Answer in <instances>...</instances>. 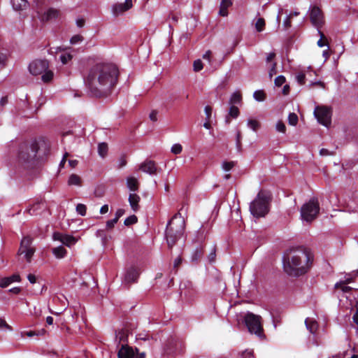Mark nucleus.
I'll return each mask as SVG.
<instances>
[{"instance_id": "1", "label": "nucleus", "mask_w": 358, "mask_h": 358, "mask_svg": "<svg viewBox=\"0 0 358 358\" xmlns=\"http://www.w3.org/2000/svg\"><path fill=\"white\" fill-rule=\"evenodd\" d=\"M119 71L112 64L98 63L92 66L84 77L91 96L103 98L109 96L117 83Z\"/></svg>"}, {"instance_id": "2", "label": "nucleus", "mask_w": 358, "mask_h": 358, "mask_svg": "<svg viewBox=\"0 0 358 358\" xmlns=\"http://www.w3.org/2000/svg\"><path fill=\"white\" fill-rule=\"evenodd\" d=\"M313 261V257L306 248H292L283 256V268L287 275L299 277L308 272Z\"/></svg>"}, {"instance_id": "3", "label": "nucleus", "mask_w": 358, "mask_h": 358, "mask_svg": "<svg viewBox=\"0 0 358 358\" xmlns=\"http://www.w3.org/2000/svg\"><path fill=\"white\" fill-rule=\"evenodd\" d=\"M39 145L36 140H30L20 144L17 152L18 165L24 169L31 170L38 164L36 157Z\"/></svg>"}, {"instance_id": "4", "label": "nucleus", "mask_w": 358, "mask_h": 358, "mask_svg": "<svg viewBox=\"0 0 358 358\" xmlns=\"http://www.w3.org/2000/svg\"><path fill=\"white\" fill-rule=\"evenodd\" d=\"M185 222L180 213H176L168 222L166 229V239L168 248L171 250L184 232Z\"/></svg>"}, {"instance_id": "5", "label": "nucleus", "mask_w": 358, "mask_h": 358, "mask_svg": "<svg viewBox=\"0 0 358 358\" xmlns=\"http://www.w3.org/2000/svg\"><path fill=\"white\" fill-rule=\"evenodd\" d=\"M271 200L272 194L271 192L266 189H261L250 205L251 214L257 218L264 217L269 211Z\"/></svg>"}, {"instance_id": "6", "label": "nucleus", "mask_w": 358, "mask_h": 358, "mask_svg": "<svg viewBox=\"0 0 358 358\" xmlns=\"http://www.w3.org/2000/svg\"><path fill=\"white\" fill-rule=\"evenodd\" d=\"M49 62L46 59H36L33 61L29 66L30 73L34 76L42 74V80L48 83L53 78V72L48 70Z\"/></svg>"}, {"instance_id": "7", "label": "nucleus", "mask_w": 358, "mask_h": 358, "mask_svg": "<svg viewBox=\"0 0 358 358\" xmlns=\"http://www.w3.org/2000/svg\"><path fill=\"white\" fill-rule=\"evenodd\" d=\"M320 212V203L317 198L313 197L304 203L301 208V216L303 220L312 222L316 219Z\"/></svg>"}, {"instance_id": "8", "label": "nucleus", "mask_w": 358, "mask_h": 358, "mask_svg": "<svg viewBox=\"0 0 358 358\" xmlns=\"http://www.w3.org/2000/svg\"><path fill=\"white\" fill-rule=\"evenodd\" d=\"M244 322L251 334H255L259 337L264 336L261 316L249 312L244 316Z\"/></svg>"}, {"instance_id": "9", "label": "nucleus", "mask_w": 358, "mask_h": 358, "mask_svg": "<svg viewBox=\"0 0 358 358\" xmlns=\"http://www.w3.org/2000/svg\"><path fill=\"white\" fill-rule=\"evenodd\" d=\"M184 343L182 341L171 337L169 338L164 345V354L170 356H174L183 352Z\"/></svg>"}, {"instance_id": "10", "label": "nucleus", "mask_w": 358, "mask_h": 358, "mask_svg": "<svg viewBox=\"0 0 358 358\" xmlns=\"http://www.w3.org/2000/svg\"><path fill=\"white\" fill-rule=\"evenodd\" d=\"M314 114L322 125L328 127L331 124L332 111L330 107L318 106L315 108Z\"/></svg>"}, {"instance_id": "11", "label": "nucleus", "mask_w": 358, "mask_h": 358, "mask_svg": "<svg viewBox=\"0 0 358 358\" xmlns=\"http://www.w3.org/2000/svg\"><path fill=\"white\" fill-rule=\"evenodd\" d=\"M309 18L311 24L317 30L324 24V16L322 10L317 6H313L309 10Z\"/></svg>"}, {"instance_id": "12", "label": "nucleus", "mask_w": 358, "mask_h": 358, "mask_svg": "<svg viewBox=\"0 0 358 358\" xmlns=\"http://www.w3.org/2000/svg\"><path fill=\"white\" fill-rule=\"evenodd\" d=\"M52 238L55 241H60L67 247H71L78 241V239L72 235L64 234L57 231L54 232Z\"/></svg>"}, {"instance_id": "13", "label": "nucleus", "mask_w": 358, "mask_h": 358, "mask_svg": "<svg viewBox=\"0 0 358 358\" xmlns=\"http://www.w3.org/2000/svg\"><path fill=\"white\" fill-rule=\"evenodd\" d=\"M137 348L134 349L128 345L127 343L122 344L118 352H117V357L118 358H135L136 357Z\"/></svg>"}, {"instance_id": "14", "label": "nucleus", "mask_w": 358, "mask_h": 358, "mask_svg": "<svg viewBox=\"0 0 358 358\" xmlns=\"http://www.w3.org/2000/svg\"><path fill=\"white\" fill-rule=\"evenodd\" d=\"M140 275V270L135 266H131L127 268L124 275V283L129 285L131 283L136 282Z\"/></svg>"}, {"instance_id": "15", "label": "nucleus", "mask_w": 358, "mask_h": 358, "mask_svg": "<svg viewBox=\"0 0 358 358\" xmlns=\"http://www.w3.org/2000/svg\"><path fill=\"white\" fill-rule=\"evenodd\" d=\"M140 169L142 171L148 173L150 175L156 174L157 171L156 163L152 160H147L141 164L140 166Z\"/></svg>"}, {"instance_id": "16", "label": "nucleus", "mask_w": 358, "mask_h": 358, "mask_svg": "<svg viewBox=\"0 0 358 358\" xmlns=\"http://www.w3.org/2000/svg\"><path fill=\"white\" fill-rule=\"evenodd\" d=\"M21 278L18 273H14L8 277L1 278V288L9 286L11 283L20 282Z\"/></svg>"}, {"instance_id": "17", "label": "nucleus", "mask_w": 358, "mask_h": 358, "mask_svg": "<svg viewBox=\"0 0 358 358\" xmlns=\"http://www.w3.org/2000/svg\"><path fill=\"white\" fill-rule=\"evenodd\" d=\"M141 200L140 196L135 194V193H131L129 196V202L131 206V209L136 212L139 210V201Z\"/></svg>"}, {"instance_id": "18", "label": "nucleus", "mask_w": 358, "mask_h": 358, "mask_svg": "<svg viewBox=\"0 0 358 358\" xmlns=\"http://www.w3.org/2000/svg\"><path fill=\"white\" fill-rule=\"evenodd\" d=\"M231 0H222L220 6L219 15L222 17L228 15V8L232 6Z\"/></svg>"}, {"instance_id": "19", "label": "nucleus", "mask_w": 358, "mask_h": 358, "mask_svg": "<svg viewBox=\"0 0 358 358\" xmlns=\"http://www.w3.org/2000/svg\"><path fill=\"white\" fill-rule=\"evenodd\" d=\"M59 11L55 8H49L42 16V20L48 22L50 20L55 19L59 16Z\"/></svg>"}, {"instance_id": "20", "label": "nucleus", "mask_w": 358, "mask_h": 358, "mask_svg": "<svg viewBox=\"0 0 358 358\" xmlns=\"http://www.w3.org/2000/svg\"><path fill=\"white\" fill-rule=\"evenodd\" d=\"M31 238L29 236L24 237L21 241L20 247L18 250V255H24V250L32 248L31 247Z\"/></svg>"}, {"instance_id": "21", "label": "nucleus", "mask_w": 358, "mask_h": 358, "mask_svg": "<svg viewBox=\"0 0 358 358\" xmlns=\"http://www.w3.org/2000/svg\"><path fill=\"white\" fill-rule=\"evenodd\" d=\"M127 186L130 191L136 192L139 188V182L134 177H128L127 179Z\"/></svg>"}, {"instance_id": "22", "label": "nucleus", "mask_w": 358, "mask_h": 358, "mask_svg": "<svg viewBox=\"0 0 358 358\" xmlns=\"http://www.w3.org/2000/svg\"><path fill=\"white\" fill-rule=\"evenodd\" d=\"M13 8L15 10H23L28 6V1L27 0H12Z\"/></svg>"}, {"instance_id": "23", "label": "nucleus", "mask_w": 358, "mask_h": 358, "mask_svg": "<svg viewBox=\"0 0 358 358\" xmlns=\"http://www.w3.org/2000/svg\"><path fill=\"white\" fill-rule=\"evenodd\" d=\"M128 338V330L120 329L116 331V340L118 341L119 343H123L124 344L127 342Z\"/></svg>"}, {"instance_id": "24", "label": "nucleus", "mask_w": 358, "mask_h": 358, "mask_svg": "<svg viewBox=\"0 0 358 358\" xmlns=\"http://www.w3.org/2000/svg\"><path fill=\"white\" fill-rule=\"evenodd\" d=\"M305 323L307 329L310 331V333L314 334L316 332L318 328V324L315 320L310 318H306Z\"/></svg>"}, {"instance_id": "25", "label": "nucleus", "mask_w": 358, "mask_h": 358, "mask_svg": "<svg viewBox=\"0 0 358 358\" xmlns=\"http://www.w3.org/2000/svg\"><path fill=\"white\" fill-rule=\"evenodd\" d=\"M203 255V248L202 245L197 247L192 255V261L198 262L199 261Z\"/></svg>"}, {"instance_id": "26", "label": "nucleus", "mask_w": 358, "mask_h": 358, "mask_svg": "<svg viewBox=\"0 0 358 358\" xmlns=\"http://www.w3.org/2000/svg\"><path fill=\"white\" fill-rule=\"evenodd\" d=\"M52 253L57 258L62 259L66 255L67 251L63 246H59L52 249Z\"/></svg>"}, {"instance_id": "27", "label": "nucleus", "mask_w": 358, "mask_h": 358, "mask_svg": "<svg viewBox=\"0 0 358 358\" xmlns=\"http://www.w3.org/2000/svg\"><path fill=\"white\" fill-rule=\"evenodd\" d=\"M68 184L69 185L80 186L82 185V180L79 176L73 173L69 176Z\"/></svg>"}, {"instance_id": "28", "label": "nucleus", "mask_w": 358, "mask_h": 358, "mask_svg": "<svg viewBox=\"0 0 358 358\" xmlns=\"http://www.w3.org/2000/svg\"><path fill=\"white\" fill-rule=\"evenodd\" d=\"M108 144L106 143H100L98 145V153L100 157L104 158L108 153Z\"/></svg>"}, {"instance_id": "29", "label": "nucleus", "mask_w": 358, "mask_h": 358, "mask_svg": "<svg viewBox=\"0 0 358 358\" xmlns=\"http://www.w3.org/2000/svg\"><path fill=\"white\" fill-rule=\"evenodd\" d=\"M242 101V95L240 92H236L233 93L230 98L229 103L230 104H235V103H239Z\"/></svg>"}, {"instance_id": "30", "label": "nucleus", "mask_w": 358, "mask_h": 358, "mask_svg": "<svg viewBox=\"0 0 358 358\" xmlns=\"http://www.w3.org/2000/svg\"><path fill=\"white\" fill-rule=\"evenodd\" d=\"M317 31H318L319 36H320V40L317 41V45L319 47H323L324 45H327L328 41H327V39L324 34L320 29L317 30Z\"/></svg>"}, {"instance_id": "31", "label": "nucleus", "mask_w": 358, "mask_h": 358, "mask_svg": "<svg viewBox=\"0 0 358 358\" xmlns=\"http://www.w3.org/2000/svg\"><path fill=\"white\" fill-rule=\"evenodd\" d=\"M335 289H341L344 293H348L352 290V287L347 286V285L344 284L342 281L336 283Z\"/></svg>"}, {"instance_id": "32", "label": "nucleus", "mask_w": 358, "mask_h": 358, "mask_svg": "<svg viewBox=\"0 0 358 358\" xmlns=\"http://www.w3.org/2000/svg\"><path fill=\"white\" fill-rule=\"evenodd\" d=\"M253 96L257 101H263L266 99V95L263 90H257L254 92Z\"/></svg>"}, {"instance_id": "33", "label": "nucleus", "mask_w": 358, "mask_h": 358, "mask_svg": "<svg viewBox=\"0 0 358 358\" xmlns=\"http://www.w3.org/2000/svg\"><path fill=\"white\" fill-rule=\"evenodd\" d=\"M265 20L264 18H258L255 23V29L258 32L262 31L265 28Z\"/></svg>"}, {"instance_id": "34", "label": "nucleus", "mask_w": 358, "mask_h": 358, "mask_svg": "<svg viewBox=\"0 0 358 358\" xmlns=\"http://www.w3.org/2000/svg\"><path fill=\"white\" fill-rule=\"evenodd\" d=\"M138 217L135 215H132L129 216L124 220V224L125 226H130L137 223Z\"/></svg>"}, {"instance_id": "35", "label": "nucleus", "mask_w": 358, "mask_h": 358, "mask_svg": "<svg viewBox=\"0 0 358 358\" xmlns=\"http://www.w3.org/2000/svg\"><path fill=\"white\" fill-rule=\"evenodd\" d=\"M113 13L115 15H118L119 14H121L125 11H127V10L125 9V8L124 7L123 4L122 3H117L115 4L114 6H113Z\"/></svg>"}, {"instance_id": "36", "label": "nucleus", "mask_w": 358, "mask_h": 358, "mask_svg": "<svg viewBox=\"0 0 358 358\" xmlns=\"http://www.w3.org/2000/svg\"><path fill=\"white\" fill-rule=\"evenodd\" d=\"M240 111L238 108L237 106L232 105L229 108V116L232 118H236L238 117Z\"/></svg>"}, {"instance_id": "37", "label": "nucleus", "mask_w": 358, "mask_h": 358, "mask_svg": "<svg viewBox=\"0 0 358 358\" xmlns=\"http://www.w3.org/2000/svg\"><path fill=\"white\" fill-rule=\"evenodd\" d=\"M298 116L294 113H290L288 115V123L290 125L295 126L298 123Z\"/></svg>"}, {"instance_id": "38", "label": "nucleus", "mask_w": 358, "mask_h": 358, "mask_svg": "<svg viewBox=\"0 0 358 358\" xmlns=\"http://www.w3.org/2000/svg\"><path fill=\"white\" fill-rule=\"evenodd\" d=\"M248 125L250 127L253 131H256L260 127L259 122L256 120H249L248 122Z\"/></svg>"}, {"instance_id": "39", "label": "nucleus", "mask_w": 358, "mask_h": 358, "mask_svg": "<svg viewBox=\"0 0 358 358\" xmlns=\"http://www.w3.org/2000/svg\"><path fill=\"white\" fill-rule=\"evenodd\" d=\"M45 332V330H42L41 331H28L22 332V336H27L28 337H32L35 335L43 334Z\"/></svg>"}, {"instance_id": "40", "label": "nucleus", "mask_w": 358, "mask_h": 358, "mask_svg": "<svg viewBox=\"0 0 358 358\" xmlns=\"http://www.w3.org/2000/svg\"><path fill=\"white\" fill-rule=\"evenodd\" d=\"M76 211L80 215L85 216L86 215L87 207L83 203H79L76 206Z\"/></svg>"}, {"instance_id": "41", "label": "nucleus", "mask_w": 358, "mask_h": 358, "mask_svg": "<svg viewBox=\"0 0 358 358\" xmlns=\"http://www.w3.org/2000/svg\"><path fill=\"white\" fill-rule=\"evenodd\" d=\"M34 252H35V250L33 248L24 250V257L28 262H31V257L34 255Z\"/></svg>"}, {"instance_id": "42", "label": "nucleus", "mask_w": 358, "mask_h": 358, "mask_svg": "<svg viewBox=\"0 0 358 358\" xmlns=\"http://www.w3.org/2000/svg\"><path fill=\"white\" fill-rule=\"evenodd\" d=\"M84 40V37L80 34H76L71 37L70 42L71 44H77L80 42H82Z\"/></svg>"}, {"instance_id": "43", "label": "nucleus", "mask_w": 358, "mask_h": 358, "mask_svg": "<svg viewBox=\"0 0 358 358\" xmlns=\"http://www.w3.org/2000/svg\"><path fill=\"white\" fill-rule=\"evenodd\" d=\"M236 165V162H224L222 164V168L226 171H229L233 169V167Z\"/></svg>"}, {"instance_id": "44", "label": "nucleus", "mask_w": 358, "mask_h": 358, "mask_svg": "<svg viewBox=\"0 0 358 358\" xmlns=\"http://www.w3.org/2000/svg\"><path fill=\"white\" fill-rule=\"evenodd\" d=\"M72 58L73 56L69 53L62 54L60 56V60L63 64H66Z\"/></svg>"}, {"instance_id": "45", "label": "nucleus", "mask_w": 358, "mask_h": 358, "mask_svg": "<svg viewBox=\"0 0 358 358\" xmlns=\"http://www.w3.org/2000/svg\"><path fill=\"white\" fill-rule=\"evenodd\" d=\"M203 63L200 59H196L194 62L193 68L195 72H199L203 69Z\"/></svg>"}, {"instance_id": "46", "label": "nucleus", "mask_w": 358, "mask_h": 358, "mask_svg": "<svg viewBox=\"0 0 358 358\" xmlns=\"http://www.w3.org/2000/svg\"><path fill=\"white\" fill-rule=\"evenodd\" d=\"M215 258H216V248H215V246H213L211 252H210V254L208 256V259L209 262L212 264L215 262Z\"/></svg>"}, {"instance_id": "47", "label": "nucleus", "mask_w": 358, "mask_h": 358, "mask_svg": "<svg viewBox=\"0 0 358 358\" xmlns=\"http://www.w3.org/2000/svg\"><path fill=\"white\" fill-rule=\"evenodd\" d=\"M298 83L301 85H304L306 83V75L304 73L301 72L296 76Z\"/></svg>"}, {"instance_id": "48", "label": "nucleus", "mask_w": 358, "mask_h": 358, "mask_svg": "<svg viewBox=\"0 0 358 358\" xmlns=\"http://www.w3.org/2000/svg\"><path fill=\"white\" fill-rule=\"evenodd\" d=\"M182 150V147L179 143L174 144L171 148V152L175 155H178L181 153Z\"/></svg>"}, {"instance_id": "49", "label": "nucleus", "mask_w": 358, "mask_h": 358, "mask_svg": "<svg viewBox=\"0 0 358 358\" xmlns=\"http://www.w3.org/2000/svg\"><path fill=\"white\" fill-rule=\"evenodd\" d=\"M285 81H286V79H285V76H279L275 78L274 83L277 87H280L285 83Z\"/></svg>"}, {"instance_id": "50", "label": "nucleus", "mask_w": 358, "mask_h": 358, "mask_svg": "<svg viewBox=\"0 0 358 358\" xmlns=\"http://www.w3.org/2000/svg\"><path fill=\"white\" fill-rule=\"evenodd\" d=\"M276 130L281 133H285L286 131V127L285 124L282 121H278L276 124Z\"/></svg>"}, {"instance_id": "51", "label": "nucleus", "mask_w": 358, "mask_h": 358, "mask_svg": "<svg viewBox=\"0 0 358 358\" xmlns=\"http://www.w3.org/2000/svg\"><path fill=\"white\" fill-rule=\"evenodd\" d=\"M182 259L180 256L178 257L175 260H174V262H173V269H175V272L176 273L179 266H180V264H182Z\"/></svg>"}, {"instance_id": "52", "label": "nucleus", "mask_w": 358, "mask_h": 358, "mask_svg": "<svg viewBox=\"0 0 358 358\" xmlns=\"http://www.w3.org/2000/svg\"><path fill=\"white\" fill-rule=\"evenodd\" d=\"M118 221L117 220V219L115 218H113L112 220H108L106 222V229H111L114 227L115 224Z\"/></svg>"}, {"instance_id": "53", "label": "nucleus", "mask_w": 358, "mask_h": 358, "mask_svg": "<svg viewBox=\"0 0 358 358\" xmlns=\"http://www.w3.org/2000/svg\"><path fill=\"white\" fill-rule=\"evenodd\" d=\"M205 113H206V120H210L211 115H212V108L210 106H206L205 107Z\"/></svg>"}, {"instance_id": "54", "label": "nucleus", "mask_w": 358, "mask_h": 358, "mask_svg": "<svg viewBox=\"0 0 358 358\" xmlns=\"http://www.w3.org/2000/svg\"><path fill=\"white\" fill-rule=\"evenodd\" d=\"M291 16H287L283 22V26L285 29H288L292 26Z\"/></svg>"}, {"instance_id": "55", "label": "nucleus", "mask_w": 358, "mask_h": 358, "mask_svg": "<svg viewBox=\"0 0 358 358\" xmlns=\"http://www.w3.org/2000/svg\"><path fill=\"white\" fill-rule=\"evenodd\" d=\"M243 358H254L252 351L245 350L241 355Z\"/></svg>"}, {"instance_id": "56", "label": "nucleus", "mask_w": 358, "mask_h": 358, "mask_svg": "<svg viewBox=\"0 0 358 358\" xmlns=\"http://www.w3.org/2000/svg\"><path fill=\"white\" fill-rule=\"evenodd\" d=\"M125 211L124 209L120 208L115 213V218L118 221L119 219L124 214Z\"/></svg>"}, {"instance_id": "57", "label": "nucleus", "mask_w": 358, "mask_h": 358, "mask_svg": "<svg viewBox=\"0 0 358 358\" xmlns=\"http://www.w3.org/2000/svg\"><path fill=\"white\" fill-rule=\"evenodd\" d=\"M127 10L132 7V0H125L124 3H122Z\"/></svg>"}, {"instance_id": "58", "label": "nucleus", "mask_w": 358, "mask_h": 358, "mask_svg": "<svg viewBox=\"0 0 358 358\" xmlns=\"http://www.w3.org/2000/svg\"><path fill=\"white\" fill-rule=\"evenodd\" d=\"M276 63H273L271 69L269 71V76L271 78L274 74H276Z\"/></svg>"}, {"instance_id": "59", "label": "nucleus", "mask_w": 358, "mask_h": 358, "mask_svg": "<svg viewBox=\"0 0 358 358\" xmlns=\"http://www.w3.org/2000/svg\"><path fill=\"white\" fill-rule=\"evenodd\" d=\"M353 322L356 324L357 327V331H358V305L356 309L355 313L352 316Z\"/></svg>"}, {"instance_id": "60", "label": "nucleus", "mask_w": 358, "mask_h": 358, "mask_svg": "<svg viewBox=\"0 0 358 358\" xmlns=\"http://www.w3.org/2000/svg\"><path fill=\"white\" fill-rule=\"evenodd\" d=\"M8 292L14 294H18L21 292V288L19 287H15L9 289Z\"/></svg>"}, {"instance_id": "61", "label": "nucleus", "mask_w": 358, "mask_h": 358, "mask_svg": "<svg viewBox=\"0 0 358 358\" xmlns=\"http://www.w3.org/2000/svg\"><path fill=\"white\" fill-rule=\"evenodd\" d=\"M27 279L31 284H34L36 282V278L34 274L29 273L27 275Z\"/></svg>"}, {"instance_id": "62", "label": "nucleus", "mask_w": 358, "mask_h": 358, "mask_svg": "<svg viewBox=\"0 0 358 358\" xmlns=\"http://www.w3.org/2000/svg\"><path fill=\"white\" fill-rule=\"evenodd\" d=\"M157 113L156 110H152L150 114V119L153 121V122H155L157 120Z\"/></svg>"}, {"instance_id": "63", "label": "nucleus", "mask_w": 358, "mask_h": 358, "mask_svg": "<svg viewBox=\"0 0 358 358\" xmlns=\"http://www.w3.org/2000/svg\"><path fill=\"white\" fill-rule=\"evenodd\" d=\"M85 24V20L83 18H80L76 20V24L78 27H83Z\"/></svg>"}, {"instance_id": "64", "label": "nucleus", "mask_w": 358, "mask_h": 358, "mask_svg": "<svg viewBox=\"0 0 358 358\" xmlns=\"http://www.w3.org/2000/svg\"><path fill=\"white\" fill-rule=\"evenodd\" d=\"M212 52L210 50H208L206 52V53L203 55V58L204 59L208 60L209 62H210V57H211Z\"/></svg>"}]
</instances>
